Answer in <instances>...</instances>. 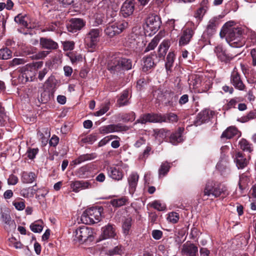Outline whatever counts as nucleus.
Segmentation results:
<instances>
[{
  "label": "nucleus",
  "mask_w": 256,
  "mask_h": 256,
  "mask_svg": "<svg viewBox=\"0 0 256 256\" xmlns=\"http://www.w3.org/2000/svg\"><path fill=\"white\" fill-rule=\"evenodd\" d=\"M239 102L240 100L238 98H232L224 106V109L226 110H228L232 108H235L236 106Z\"/></svg>",
  "instance_id": "3c124183"
},
{
  "label": "nucleus",
  "mask_w": 256,
  "mask_h": 256,
  "mask_svg": "<svg viewBox=\"0 0 256 256\" xmlns=\"http://www.w3.org/2000/svg\"><path fill=\"white\" fill-rule=\"evenodd\" d=\"M102 237L104 239L114 238L116 235L115 229L111 224H108L102 228Z\"/></svg>",
  "instance_id": "a878e982"
},
{
  "label": "nucleus",
  "mask_w": 256,
  "mask_h": 256,
  "mask_svg": "<svg viewBox=\"0 0 256 256\" xmlns=\"http://www.w3.org/2000/svg\"><path fill=\"white\" fill-rule=\"evenodd\" d=\"M128 90H125L121 94L120 98L117 100V104L119 106L127 105L128 104Z\"/></svg>",
  "instance_id": "473e14b6"
},
{
  "label": "nucleus",
  "mask_w": 256,
  "mask_h": 256,
  "mask_svg": "<svg viewBox=\"0 0 256 256\" xmlns=\"http://www.w3.org/2000/svg\"><path fill=\"white\" fill-rule=\"evenodd\" d=\"M168 130L164 128H157L153 130V136L159 143L162 142L168 136Z\"/></svg>",
  "instance_id": "b1692460"
},
{
  "label": "nucleus",
  "mask_w": 256,
  "mask_h": 256,
  "mask_svg": "<svg viewBox=\"0 0 256 256\" xmlns=\"http://www.w3.org/2000/svg\"><path fill=\"white\" fill-rule=\"evenodd\" d=\"M234 22H226L220 32L221 38L226 37L230 45L233 48H240L243 46L244 41L242 40V30L240 28L233 26Z\"/></svg>",
  "instance_id": "f257e3e1"
},
{
  "label": "nucleus",
  "mask_w": 256,
  "mask_h": 256,
  "mask_svg": "<svg viewBox=\"0 0 256 256\" xmlns=\"http://www.w3.org/2000/svg\"><path fill=\"white\" fill-rule=\"evenodd\" d=\"M92 228L85 226L80 227L76 230L74 240L80 243L92 242L94 240Z\"/></svg>",
  "instance_id": "39448f33"
},
{
  "label": "nucleus",
  "mask_w": 256,
  "mask_h": 256,
  "mask_svg": "<svg viewBox=\"0 0 256 256\" xmlns=\"http://www.w3.org/2000/svg\"><path fill=\"white\" fill-rule=\"evenodd\" d=\"M12 52L7 48L0 50V59L8 60L12 57Z\"/></svg>",
  "instance_id": "a19ab883"
},
{
  "label": "nucleus",
  "mask_w": 256,
  "mask_h": 256,
  "mask_svg": "<svg viewBox=\"0 0 256 256\" xmlns=\"http://www.w3.org/2000/svg\"><path fill=\"white\" fill-rule=\"evenodd\" d=\"M107 170L108 176L112 179L120 180L122 178L124 174L120 168L110 166L107 168Z\"/></svg>",
  "instance_id": "412c9836"
},
{
  "label": "nucleus",
  "mask_w": 256,
  "mask_h": 256,
  "mask_svg": "<svg viewBox=\"0 0 256 256\" xmlns=\"http://www.w3.org/2000/svg\"><path fill=\"white\" fill-rule=\"evenodd\" d=\"M40 44L42 48L48 50H56L58 48V44L50 38H41L40 40Z\"/></svg>",
  "instance_id": "aec40b11"
},
{
  "label": "nucleus",
  "mask_w": 256,
  "mask_h": 256,
  "mask_svg": "<svg viewBox=\"0 0 256 256\" xmlns=\"http://www.w3.org/2000/svg\"><path fill=\"white\" fill-rule=\"evenodd\" d=\"M240 148L243 151L248 152H251L253 150V148L252 144H250L246 139H242L238 142Z\"/></svg>",
  "instance_id": "c9c22d12"
},
{
  "label": "nucleus",
  "mask_w": 256,
  "mask_h": 256,
  "mask_svg": "<svg viewBox=\"0 0 256 256\" xmlns=\"http://www.w3.org/2000/svg\"><path fill=\"white\" fill-rule=\"evenodd\" d=\"M94 183L91 180H76L71 182L70 188L72 191L78 192L82 190L92 188Z\"/></svg>",
  "instance_id": "1a4fd4ad"
},
{
  "label": "nucleus",
  "mask_w": 256,
  "mask_h": 256,
  "mask_svg": "<svg viewBox=\"0 0 256 256\" xmlns=\"http://www.w3.org/2000/svg\"><path fill=\"white\" fill-rule=\"evenodd\" d=\"M256 118V112H250L246 116H242L239 120L242 122H246L248 120Z\"/></svg>",
  "instance_id": "5fc2aeb1"
},
{
  "label": "nucleus",
  "mask_w": 256,
  "mask_h": 256,
  "mask_svg": "<svg viewBox=\"0 0 256 256\" xmlns=\"http://www.w3.org/2000/svg\"><path fill=\"white\" fill-rule=\"evenodd\" d=\"M134 6V0H126L121 7L120 14L124 18H128L133 14Z\"/></svg>",
  "instance_id": "9d476101"
},
{
  "label": "nucleus",
  "mask_w": 256,
  "mask_h": 256,
  "mask_svg": "<svg viewBox=\"0 0 256 256\" xmlns=\"http://www.w3.org/2000/svg\"><path fill=\"white\" fill-rule=\"evenodd\" d=\"M168 220L171 222L175 224L179 220V214L176 212H172L169 214Z\"/></svg>",
  "instance_id": "4d7b16f0"
},
{
  "label": "nucleus",
  "mask_w": 256,
  "mask_h": 256,
  "mask_svg": "<svg viewBox=\"0 0 256 256\" xmlns=\"http://www.w3.org/2000/svg\"><path fill=\"white\" fill-rule=\"evenodd\" d=\"M204 196H210L212 195L216 198L220 196L221 194L226 197L228 194L226 187L220 183L208 182L204 190Z\"/></svg>",
  "instance_id": "7ed1b4c3"
},
{
  "label": "nucleus",
  "mask_w": 256,
  "mask_h": 256,
  "mask_svg": "<svg viewBox=\"0 0 256 256\" xmlns=\"http://www.w3.org/2000/svg\"><path fill=\"white\" fill-rule=\"evenodd\" d=\"M103 208L102 207H92L86 209L81 216L82 222L85 224H90L100 221Z\"/></svg>",
  "instance_id": "f03ea898"
},
{
  "label": "nucleus",
  "mask_w": 256,
  "mask_h": 256,
  "mask_svg": "<svg viewBox=\"0 0 256 256\" xmlns=\"http://www.w3.org/2000/svg\"><path fill=\"white\" fill-rule=\"evenodd\" d=\"M98 8L106 10L107 17L111 18H114L117 16L119 9L118 6L116 4L106 0L102 1L99 3Z\"/></svg>",
  "instance_id": "0eeeda50"
},
{
  "label": "nucleus",
  "mask_w": 256,
  "mask_h": 256,
  "mask_svg": "<svg viewBox=\"0 0 256 256\" xmlns=\"http://www.w3.org/2000/svg\"><path fill=\"white\" fill-rule=\"evenodd\" d=\"M96 140V136L94 134H90L86 137L82 138V141L84 143H88L92 144Z\"/></svg>",
  "instance_id": "bf43d9fd"
},
{
  "label": "nucleus",
  "mask_w": 256,
  "mask_h": 256,
  "mask_svg": "<svg viewBox=\"0 0 256 256\" xmlns=\"http://www.w3.org/2000/svg\"><path fill=\"white\" fill-rule=\"evenodd\" d=\"M189 81L190 85L192 86L194 88H198L202 82L200 77L198 75L192 76L191 80L189 79Z\"/></svg>",
  "instance_id": "37998d69"
},
{
  "label": "nucleus",
  "mask_w": 256,
  "mask_h": 256,
  "mask_svg": "<svg viewBox=\"0 0 256 256\" xmlns=\"http://www.w3.org/2000/svg\"><path fill=\"white\" fill-rule=\"evenodd\" d=\"M38 148H29L27 151V155L28 157L30 159H34L36 154H38Z\"/></svg>",
  "instance_id": "0e129e2a"
},
{
  "label": "nucleus",
  "mask_w": 256,
  "mask_h": 256,
  "mask_svg": "<svg viewBox=\"0 0 256 256\" xmlns=\"http://www.w3.org/2000/svg\"><path fill=\"white\" fill-rule=\"evenodd\" d=\"M96 156L97 154L95 152L84 154L79 156L74 162V164H78L86 161L92 160Z\"/></svg>",
  "instance_id": "393cba45"
},
{
  "label": "nucleus",
  "mask_w": 256,
  "mask_h": 256,
  "mask_svg": "<svg viewBox=\"0 0 256 256\" xmlns=\"http://www.w3.org/2000/svg\"><path fill=\"white\" fill-rule=\"evenodd\" d=\"M162 116L165 119V121L162 122H176L178 120V116L174 113L170 112Z\"/></svg>",
  "instance_id": "a18cd8bd"
},
{
  "label": "nucleus",
  "mask_w": 256,
  "mask_h": 256,
  "mask_svg": "<svg viewBox=\"0 0 256 256\" xmlns=\"http://www.w3.org/2000/svg\"><path fill=\"white\" fill-rule=\"evenodd\" d=\"M105 34L110 37H113L116 34H120L116 24H112L106 27L104 30Z\"/></svg>",
  "instance_id": "7c9ffc66"
},
{
  "label": "nucleus",
  "mask_w": 256,
  "mask_h": 256,
  "mask_svg": "<svg viewBox=\"0 0 256 256\" xmlns=\"http://www.w3.org/2000/svg\"><path fill=\"white\" fill-rule=\"evenodd\" d=\"M170 167V164L167 162H162L158 170L159 176H166L168 172Z\"/></svg>",
  "instance_id": "79ce46f5"
},
{
  "label": "nucleus",
  "mask_w": 256,
  "mask_h": 256,
  "mask_svg": "<svg viewBox=\"0 0 256 256\" xmlns=\"http://www.w3.org/2000/svg\"><path fill=\"white\" fill-rule=\"evenodd\" d=\"M108 69L114 74H118L123 72L118 58L111 60L108 64Z\"/></svg>",
  "instance_id": "4be33fe9"
},
{
  "label": "nucleus",
  "mask_w": 256,
  "mask_h": 256,
  "mask_svg": "<svg viewBox=\"0 0 256 256\" xmlns=\"http://www.w3.org/2000/svg\"><path fill=\"white\" fill-rule=\"evenodd\" d=\"M218 24V20L216 18L210 19L208 22L206 30L204 32V36L210 38L214 34Z\"/></svg>",
  "instance_id": "6ab92c4d"
},
{
  "label": "nucleus",
  "mask_w": 256,
  "mask_h": 256,
  "mask_svg": "<svg viewBox=\"0 0 256 256\" xmlns=\"http://www.w3.org/2000/svg\"><path fill=\"white\" fill-rule=\"evenodd\" d=\"M36 176L33 172H24L22 176V181L23 183L30 184L34 182Z\"/></svg>",
  "instance_id": "c85d7f7f"
},
{
  "label": "nucleus",
  "mask_w": 256,
  "mask_h": 256,
  "mask_svg": "<svg viewBox=\"0 0 256 256\" xmlns=\"http://www.w3.org/2000/svg\"><path fill=\"white\" fill-rule=\"evenodd\" d=\"M183 130L182 128H180L177 132L172 134L170 137V142L175 145L182 142V134Z\"/></svg>",
  "instance_id": "bb28decb"
},
{
  "label": "nucleus",
  "mask_w": 256,
  "mask_h": 256,
  "mask_svg": "<svg viewBox=\"0 0 256 256\" xmlns=\"http://www.w3.org/2000/svg\"><path fill=\"white\" fill-rule=\"evenodd\" d=\"M194 34L192 28H187L184 30L179 40V45L183 46L188 44L190 41Z\"/></svg>",
  "instance_id": "f3484780"
},
{
  "label": "nucleus",
  "mask_w": 256,
  "mask_h": 256,
  "mask_svg": "<svg viewBox=\"0 0 256 256\" xmlns=\"http://www.w3.org/2000/svg\"><path fill=\"white\" fill-rule=\"evenodd\" d=\"M132 219L130 218H126L122 224V230L125 235H128L132 226Z\"/></svg>",
  "instance_id": "de8ad7c7"
},
{
  "label": "nucleus",
  "mask_w": 256,
  "mask_h": 256,
  "mask_svg": "<svg viewBox=\"0 0 256 256\" xmlns=\"http://www.w3.org/2000/svg\"><path fill=\"white\" fill-rule=\"evenodd\" d=\"M214 52L220 60L225 62H230L236 56V54L227 53L226 51L224 50L220 46L215 48Z\"/></svg>",
  "instance_id": "9b49d317"
},
{
  "label": "nucleus",
  "mask_w": 256,
  "mask_h": 256,
  "mask_svg": "<svg viewBox=\"0 0 256 256\" xmlns=\"http://www.w3.org/2000/svg\"><path fill=\"white\" fill-rule=\"evenodd\" d=\"M0 220L5 224L4 228L7 230H12L16 228L14 220H12L8 211L2 212Z\"/></svg>",
  "instance_id": "4468645a"
},
{
  "label": "nucleus",
  "mask_w": 256,
  "mask_h": 256,
  "mask_svg": "<svg viewBox=\"0 0 256 256\" xmlns=\"http://www.w3.org/2000/svg\"><path fill=\"white\" fill-rule=\"evenodd\" d=\"M35 186H36V184L34 186L22 189L20 192L21 196L26 198H32L36 192L34 188Z\"/></svg>",
  "instance_id": "2f4dec72"
},
{
  "label": "nucleus",
  "mask_w": 256,
  "mask_h": 256,
  "mask_svg": "<svg viewBox=\"0 0 256 256\" xmlns=\"http://www.w3.org/2000/svg\"><path fill=\"white\" fill-rule=\"evenodd\" d=\"M128 128L120 124H110L100 128V132L104 134H108L112 132H118L126 131Z\"/></svg>",
  "instance_id": "a211bd4d"
},
{
  "label": "nucleus",
  "mask_w": 256,
  "mask_h": 256,
  "mask_svg": "<svg viewBox=\"0 0 256 256\" xmlns=\"http://www.w3.org/2000/svg\"><path fill=\"white\" fill-rule=\"evenodd\" d=\"M37 134L42 144L44 146L46 145L48 142V137L45 136L44 134H43L42 132H41V131H38Z\"/></svg>",
  "instance_id": "338daca9"
},
{
  "label": "nucleus",
  "mask_w": 256,
  "mask_h": 256,
  "mask_svg": "<svg viewBox=\"0 0 256 256\" xmlns=\"http://www.w3.org/2000/svg\"><path fill=\"white\" fill-rule=\"evenodd\" d=\"M210 112L207 110H204L200 112L197 116V121L200 123L205 122L210 118Z\"/></svg>",
  "instance_id": "58836bf2"
},
{
  "label": "nucleus",
  "mask_w": 256,
  "mask_h": 256,
  "mask_svg": "<svg viewBox=\"0 0 256 256\" xmlns=\"http://www.w3.org/2000/svg\"><path fill=\"white\" fill-rule=\"evenodd\" d=\"M102 30L100 28H92L86 34L84 38V44L90 50L93 52L99 42L100 38L102 34Z\"/></svg>",
  "instance_id": "20e7f679"
},
{
  "label": "nucleus",
  "mask_w": 256,
  "mask_h": 256,
  "mask_svg": "<svg viewBox=\"0 0 256 256\" xmlns=\"http://www.w3.org/2000/svg\"><path fill=\"white\" fill-rule=\"evenodd\" d=\"M85 22L80 18H72L68 25V30L70 32H75L80 30L84 26Z\"/></svg>",
  "instance_id": "dca6fc26"
},
{
  "label": "nucleus",
  "mask_w": 256,
  "mask_h": 256,
  "mask_svg": "<svg viewBox=\"0 0 256 256\" xmlns=\"http://www.w3.org/2000/svg\"><path fill=\"white\" fill-rule=\"evenodd\" d=\"M161 38L160 36L157 34L156 36L151 42L148 44V46L144 50V52H148L150 50H154V48L158 45Z\"/></svg>",
  "instance_id": "ea45409f"
},
{
  "label": "nucleus",
  "mask_w": 256,
  "mask_h": 256,
  "mask_svg": "<svg viewBox=\"0 0 256 256\" xmlns=\"http://www.w3.org/2000/svg\"><path fill=\"white\" fill-rule=\"evenodd\" d=\"M151 206L154 208L159 211H162L166 209V206L164 205H162L161 203H160L157 200L152 202L151 204Z\"/></svg>",
  "instance_id": "e2e57ef3"
},
{
  "label": "nucleus",
  "mask_w": 256,
  "mask_h": 256,
  "mask_svg": "<svg viewBox=\"0 0 256 256\" xmlns=\"http://www.w3.org/2000/svg\"><path fill=\"white\" fill-rule=\"evenodd\" d=\"M108 252L110 255L121 254L122 253V248L121 246H115L114 248L109 250Z\"/></svg>",
  "instance_id": "680f3d73"
},
{
  "label": "nucleus",
  "mask_w": 256,
  "mask_h": 256,
  "mask_svg": "<svg viewBox=\"0 0 256 256\" xmlns=\"http://www.w3.org/2000/svg\"><path fill=\"white\" fill-rule=\"evenodd\" d=\"M42 226L36 222L32 224L30 226V228L34 232H40L42 230Z\"/></svg>",
  "instance_id": "052dcab7"
},
{
  "label": "nucleus",
  "mask_w": 256,
  "mask_h": 256,
  "mask_svg": "<svg viewBox=\"0 0 256 256\" xmlns=\"http://www.w3.org/2000/svg\"><path fill=\"white\" fill-rule=\"evenodd\" d=\"M26 15H22V14H20L15 16L14 21L21 26L25 28H28V24L27 21L26 20Z\"/></svg>",
  "instance_id": "c03bdc74"
},
{
  "label": "nucleus",
  "mask_w": 256,
  "mask_h": 256,
  "mask_svg": "<svg viewBox=\"0 0 256 256\" xmlns=\"http://www.w3.org/2000/svg\"><path fill=\"white\" fill-rule=\"evenodd\" d=\"M35 66L32 64H28L20 68L22 82H30L34 80L37 71Z\"/></svg>",
  "instance_id": "423d86ee"
},
{
  "label": "nucleus",
  "mask_w": 256,
  "mask_h": 256,
  "mask_svg": "<svg viewBox=\"0 0 256 256\" xmlns=\"http://www.w3.org/2000/svg\"><path fill=\"white\" fill-rule=\"evenodd\" d=\"M148 122H162L165 121L164 118L161 114H148Z\"/></svg>",
  "instance_id": "e433bc0d"
},
{
  "label": "nucleus",
  "mask_w": 256,
  "mask_h": 256,
  "mask_svg": "<svg viewBox=\"0 0 256 256\" xmlns=\"http://www.w3.org/2000/svg\"><path fill=\"white\" fill-rule=\"evenodd\" d=\"M27 62V60L24 58H14L10 62V66H16L20 64H24Z\"/></svg>",
  "instance_id": "603ef678"
},
{
  "label": "nucleus",
  "mask_w": 256,
  "mask_h": 256,
  "mask_svg": "<svg viewBox=\"0 0 256 256\" xmlns=\"http://www.w3.org/2000/svg\"><path fill=\"white\" fill-rule=\"evenodd\" d=\"M8 245L13 246L16 249H21L23 248V244L19 241H18L14 238H11L8 240Z\"/></svg>",
  "instance_id": "8fccbe9b"
},
{
  "label": "nucleus",
  "mask_w": 256,
  "mask_h": 256,
  "mask_svg": "<svg viewBox=\"0 0 256 256\" xmlns=\"http://www.w3.org/2000/svg\"><path fill=\"white\" fill-rule=\"evenodd\" d=\"M110 102H108L102 105L100 109L94 113L96 116H100L106 113L110 108Z\"/></svg>",
  "instance_id": "09e8293b"
},
{
  "label": "nucleus",
  "mask_w": 256,
  "mask_h": 256,
  "mask_svg": "<svg viewBox=\"0 0 256 256\" xmlns=\"http://www.w3.org/2000/svg\"><path fill=\"white\" fill-rule=\"evenodd\" d=\"M118 59L121 65L122 71L128 70L132 68V62L131 60L124 58H121Z\"/></svg>",
  "instance_id": "72a5a7b5"
},
{
  "label": "nucleus",
  "mask_w": 256,
  "mask_h": 256,
  "mask_svg": "<svg viewBox=\"0 0 256 256\" xmlns=\"http://www.w3.org/2000/svg\"><path fill=\"white\" fill-rule=\"evenodd\" d=\"M146 27L152 31H156L160 26L161 22L159 16L155 14H150L145 20Z\"/></svg>",
  "instance_id": "6e6552de"
},
{
  "label": "nucleus",
  "mask_w": 256,
  "mask_h": 256,
  "mask_svg": "<svg viewBox=\"0 0 256 256\" xmlns=\"http://www.w3.org/2000/svg\"><path fill=\"white\" fill-rule=\"evenodd\" d=\"M170 46V42L168 40H164L162 42L160 45L158 50V55L160 58L164 56Z\"/></svg>",
  "instance_id": "c756f323"
},
{
  "label": "nucleus",
  "mask_w": 256,
  "mask_h": 256,
  "mask_svg": "<svg viewBox=\"0 0 256 256\" xmlns=\"http://www.w3.org/2000/svg\"><path fill=\"white\" fill-rule=\"evenodd\" d=\"M230 82L236 88L240 90H244L246 88L245 85L241 80L240 74L234 70L231 74Z\"/></svg>",
  "instance_id": "2eb2a0df"
},
{
  "label": "nucleus",
  "mask_w": 256,
  "mask_h": 256,
  "mask_svg": "<svg viewBox=\"0 0 256 256\" xmlns=\"http://www.w3.org/2000/svg\"><path fill=\"white\" fill-rule=\"evenodd\" d=\"M138 175L136 173H132L128 178V182L130 188L134 190L138 180Z\"/></svg>",
  "instance_id": "f704fd0d"
},
{
  "label": "nucleus",
  "mask_w": 256,
  "mask_h": 256,
  "mask_svg": "<svg viewBox=\"0 0 256 256\" xmlns=\"http://www.w3.org/2000/svg\"><path fill=\"white\" fill-rule=\"evenodd\" d=\"M115 24L118 27V30H120V33H121L124 29L126 28L128 26V22L125 20L120 21Z\"/></svg>",
  "instance_id": "13d9d810"
},
{
  "label": "nucleus",
  "mask_w": 256,
  "mask_h": 256,
  "mask_svg": "<svg viewBox=\"0 0 256 256\" xmlns=\"http://www.w3.org/2000/svg\"><path fill=\"white\" fill-rule=\"evenodd\" d=\"M127 200L126 198L114 199L111 201L112 204L116 207H120L126 204Z\"/></svg>",
  "instance_id": "864d4df0"
},
{
  "label": "nucleus",
  "mask_w": 256,
  "mask_h": 256,
  "mask_svg": "<svg viewBox=\"0 0 256 256\" xmlns=\"http://www.w3.org/2000/svg\"><path fill=\"white\" fill-rule=\"evenodd\" d=\"M198 252V248L194 244L186 242L181 249L182 255L186 256H196Z\"/></svg>",
  "instance_id": "ddd939ff"
},
{
  "label": "nucleus",
  "mask_w": 256,
  "mask_h": 256,
  "mask_svg": "<svg viewBox=\"0 0 256 256\" xmlns=\"http://www.w3.org/2000/svg\"><path fill=\"white\" fill-rule=\"evenodd\" d=\"M174 54L173 52H169L166 56V62L165 64L166 68L168 74V72H172V68L174 62Z\"/></svg>",
  "instance_id": "4c0bfd02"
},
{
  "label": "nucleus",
  "mask_w": 256,
  "mask_h": 256,
  "mask_svg": "<svg viewBox=\"0 0 256 256\" xmlns=\"http://www.w3.org/2000/svg\"><path fill=\"white\" fill-rule=\"evenodd\" d=\"M18 178L14 174H10L8 179V184L9 185H15L18 182Z\"/></svg>",
  "instance_id": "774afa93"
},
{
  "label": "nucleus",
  "mask_w": 256,
  "mask_h": 256,
  "mask_svg": "<svg viewBox=\"0 0 256 256\" xmlns=\"http://www.w3.org/2000/svg\"><path fill=\"white\" fill-rule=\"evenodd\" d=\"M56 81L54 76H51L46 82V84L50 88H54L56 85Z\"/></svg>",
  "instance_id": "69168bd1"
},
{
  "label": "nucleus",
  "mask_w": 256,
  "mask_h": 256,
  "mask_svg": "<svg viewBox=\"0 0 256 256\" xmlns=\"http://www.w3.org/2000/svg\"><path fill=\"white\" fill-rule=\"evenodd\" d=\"M207 8V6H200L194 15V17L196 18H197L199 21H200L202 20L206 12Z\"/></svg>",
  "instance_id": "49530a36"
},
{
  "label": "nucleus",
  "mask_w": 256,
  "mask_h": 256,
  "mask_svg": "<svg viewBox=\"0 0 256 256\" xmlns=\"http://www.w3.org/2000/svg\"><path fill=\"white\" fill-rule=\"evenodd\" d=\"M238 131L235 126H230L222 134L221 138H226V139H230L236 136Z\"/></svg>",
  "instance_id": "cd10ccee"
},
{
  "label": "nucleus",
  "mask_w": 256,
  "mask_h": 256,
  "mask_svg": "<svg viewBox=\"0 0 256 256\" xmlns=\"http://www.w3.org/2000/svg\"><path fill=\"white\" fill-rule=\"evenodd\" d=\"M8 118L4 112V108L0 104V126H4Z\"/></svg>",
  "instance_id": "6e6d98bb"
},
{
  "label": "nucleus",
  "mask_w": 256,
  "mask_h": 256,
  "mask_svg": "<svg viewBox=\"0 0 256 256\" xmlns=\"http://www.w3.org/2000/svg\"><path fill=\"white\" fill-rule=\"evenodd\" d=\"M142 70L144 72H147L155 66L154 59L152 56H145L142 58Z\"/></svg>",
  "instance_id": "5701e85b"
},
{
  "label": "nucleus",
  "mask_w": 256,
  "mask_h": 256,
  "mask_svg": "<svg viewBox=\"0 0 256 256\" xmlns=\"http://www.w3.org/2000/svg\"><path fill=\"white\" fill-rule=\"evenodd\" d=\"M250 158V156L247 158L242 152H238L234 156V162L238 169H243L248 165Z\"/></svg>",
  "instance_id": "f8f14e48"
}]
</instances>
